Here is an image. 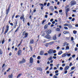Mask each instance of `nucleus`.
<instances>
[{
	"instance_id": "obj_50",
	"label": "nucleus",
	"mask_w": 78,
	"mask_h": 78,
	"mask_svg": "<svg viewBox=\"0 0 78 78\" xmlns=\"http://www.w3.org/2000/svg\"><path fill=\"white\" fill-rule=\"evenodd\" d=\"M29 47H30V48L31 51H32V47L31 46H30Z\"/></svg>"
},
{
	"instance_id": "obj_57",
	"label": "nucleus",
	"mask_w": 78,
	"mask_h": 78,
	"mask_svg": "<svg viewBox=\"0 0 78 78\" xmlns=\"http://www.w3.org/2000/svg\"><path fill=\"white\" fill-rule=\"evenodd\" d=\"M53 53H56V50H55L54 51H53Z\"/></svg>"
},
{
	"instance_id": "obj_10",
	"label": "nucleus",
	"mask_w": 78,
	"mask_h": 78,
	"mask_svg": "<svg viewBox=\"0 0 78 78\" xmlns=\"http://www.w3.org/2000/svg\"><path fill=\"white\" fill-rule=\"evenodd\" d=\"M53 50L50 49L49 50V51H48V53L49 54H51L52 53H53Z\"/></svg>"
},
{
	"instance_id": "obj_14",
	"label": "nucleus",
	"mask_w": 78,
	"mask_h": 78,
	"mask_svg": "<svg viewBox=\"0 0 78 78\" xmlns=\"http://www.w3.org/2000/svg\"><path fill=\"white\" fill-rule=\"evenodd\" d=\"M62 53H63V52H62V51H59L58 53V55H61V54H62Z\"/></svg>"
},
{
	"instance_id": "obj_19",
	"label": "nucleus",
	"mask_w": 78,
	"mask_h": 78,
	"mask_svg": "<svg viewBox=\"0 0 78 78\" xmlns=\"http://www.w3.org/2000/svg\"><path fill=\"white\" fill-rule=\"evenodd\" d=\"M37 70H40V71H42V69L41 68H37Z\"/></svg>"
},
{
	"instance_id": "obj_48",
	"label": "nucleus",
	"mask_w": 78,
	"mask_h": 78,
	"mask_svg": "<svg viewBox=\"0 0 78 78\" xmlns=\"http://www.w3.org/2000/svg\"><path fill=\"white\" fill-rule=\"evenodd\" d=\"M62 67H64L66 66V64H62Z\"/></svg>"
},
{
	"instance_id": "obj_36",
	"label": "nucleus",
	"mask_w": 78,
	"mask_h": 78,
	"mask_svg": "<svg viewBox=\"0 0 78 78\" xmlns=\"http://www.w3.org/2000/svg\"><path fill=\"white\" fill-rule=\"evenodd\" d=\"M45 21H46V20H43V21L42 22V24H44V22H45Z\"/></svg>"
},
{
	"instance_id": "obj_18",
	"label": "nucleus",
	"mask_w": 78,
	"mask_h": 78,
	"mask_svg": "<svg viewBox=\"0 0 78 78\" xmlns=\"http://www.w3.org/2000/svg\"><path fill=\"white\" fill-rule=\"evenodd\" d=\"M54 43H55V42L52 41L49 43V45H52V44H54Z\"/></svg>"
},
{
	"instance_id": "obj_47",
	"label": "nucleus",
	"mask_w": 78,
	"mask_h": 78,
	"mask_svg": "<svg viewBox=\"0 0 78 78\" xmlns=\"http://www.w3.org/2000/svg\"><path fill=\"white\" fill-rule=\"evenodd\" d=\"M69 5H66L65 7V9H66V8H69Z\"/></svg>"
},
{
	"instance_id": "obj_56",
	"label": "nucleus",
	"mask_w": 78,
	"mask_h": 78,
	"mask_svg": "<svg viewBox=\"0 0 78 78\" xmlns=\"http://www.w3.org/2000/svg\"><path fill=\"white\" fill-rule=\"evenodd\" d=\"M68 25H69V24H65L64 25V26H66L67 27H68Z\"/></svg>"
},
{
	"instance_id": "obj_3",
	"label": "nucleus",
	"mask_w": 78,
	"mask_h": 78,
	"mask_svg": "<svg viewBox=\"0 0 78 78\" xmlns=\"http://www.w3.org/2000/svg\"><path fill=\"white\" fill-rule=\"evenodd\" d=\"M29 63H30V64H33V58H30Z\"/></svg>"
},
{
	"instance_id": "obj_41",
	"label": "nucleus",
	"mask_w": 78,
	"mask_h": 78,
	"mask_svg": "<svg viewBox=\"0 0 78 78\" xmlns=\"http://www.w3.org/2000/svg\"><path fill=\"white\" fill-rule=\"evenodd\" d=\"M2 50L0 49V55H2Z\"/></svg>"
},
{
	"instance_id": "obj_60",
	"label": "nucleus",
	"mask_w": 78,
	"mask_h": 78,
	"mask_svg": "<svg viewBox=\"0 0 78 78\" xmlns=\"http://www.w3.org/2000/svg\"><path fill=\"white\" fill-rule=\"evenodd\" d=\"M71 40L72 41H73V37H71Z\"/></svg>"
},
{
	"instance_id": "obj_62",
	"label": "nucleus",
	"mask_w": 78,
	"mask_h": 78,
	"mask_svg": "<svg viewBox=\"0 0 78 78\" xmlns=\"http://www.w3.org/2000/svg\"><path fill=\"white\" fill-rule=\"evenodd\" d=\"M78 50V48H75V51H77V50Z\"/></svg>"
},
{
	"instance_id": "obj_40",
	"label": "nucleus",
	"mask_w": 78,
	"mask_h": 78,
	"mask_svg": "<svg viewBox=\"0 0 78 78\" xmlns=\"http://www.w3.org/2000/svg\"><path fill=\"white\" fill-rule=\"evenodd\" d=\"M68 49H69V46H66V50H67Z\"/></svg>"
},
{
	"instance_id": "obj_7",
	"label": "nucleus",
	"mask_w": 78,
	"mask_h": 78,
	"mask_svg": "<svg viewBox=\"0 0 78 78\" xmlns=\"http://www.w3.org/2000/svg\"><path fill=\"white\" fill-rule=\"evenodd\" d=\"M69 8L66 9V14L67 17V13H68V11H69Z\"/></svg>"
},
{
	"instance_id": "obj_16",
	"label": "nucleus",
	"mask_w": 78,
	"mask_h": 78,
	"mask_svg": "<svg viewBox=\"0 0 78 78\" xmlns=\"http://www.w3.org/2000/svg\"><path fill=\"white\" fill-rule=\"evenodd\" d=\"M53 39L55 41H56V35H55V36H54Z\"/></svg>"
},
{
	"instance_id": "obj_33",
	"label": "nucleus",
	"mask_w": 78,
	"mask_h": 78,
	"mask_svg": "<svg viewBox=\"0 0 78 78\" xmlns=\"http://www.w3.org/2000/svg\"><path fill=\"white\" fill-rule=\"evenodd\" d=\"M5 42V39H4L2 41V44H4V42Z\"/></svg>"
},
{
	"instance_id": "obj_6",
	"label": "nucleus",
	"mask_w": 78,
	"mask_h": 78,
	"mask_svg": "<svg viewBox=\"0 0 78 78\" xmlns=\"http://www.w3.org/2000/svg\"><path fill=\"white\" fill-rule=\"evenodd\" d=\"M18 55H21V54H22V51L20 50H19L17 53Z\"/></svg>"
},
{
	"instance_id": "obj_52",
	"label": "nucleus",
	"mask_w": 78,
	"mask_h": 78,
	"mask_svg": "<svg viewBox=\"0 0 78 78\" xmlns=\"http://www.w3.org/2000/svg\"><path fill=\"white\" fill-rule=\"evenodd\" d=\"M72 58H75V55H73L72 56Z\"/></svg>"
},
{
	"instance_id": "obj_27",
	"label": "nucleus",
	"mask_w": 78,
	"mask_h": 78,
	"mask_svg": "<svg viewBox=\"0 0 78 78\" xmlns=\"http://www.w3.org/2000/svg\"><path fill=\"white\" fill-rule=\"evenodd\" d=\"M8 29H6L5 30V32L4 34H6V33H8Z\"/></svg>"
},
{
	"instance_id": "obj_8",
	"label": "nucleus",
	"mask_w": 78,
	"mask_h": 78,
	"mask_svg": "<svg viewBox=\"0 0 78 78\" xmlns=\"http://www.w3.org/2000/svg\"><path fill=\"white\" fill-rule=\"evenodd\" d=\"M30 44H34V40L33 39H31L30 41Z\"/></svg>"
},
{
	"instance_id": "obj_55",
	"label": "nucleus",
	"mask_w": 78,
	"mask_h": 78,
	"mask_svg": "<svg viewBox=\"0 0 78 78\" xmlns=\"http://www.w3.org/2000/svg\"><path fill=\"white\" fill-rule=\"evenodd\" d=\"M62 12V9L60 10H59V12L61 13Z\"/></svg>"
},
{
	"instance_id": "obj_12",
	"label": "nucleus",
	"mask_w": 78,
	"mask_h": 78,
	"mask_svg": "<svg viewBox=\"0 0 78 78\" xmlns=\"http://www.w3.org/2000/svg\"><path fill=\"white\" fill-rule=\"evenodd\" d=\"M49 9L51 10V11H54V8L53 6H51L49 7Z\"/></svg>"
},
{
	"instance_id": "obj_46",
	"label": "nucleus",
	"mask_w": 78,
	"mask_h": 78,
	"mask_svg": "<svg viewBox=\"0 0 78 78\" xmlns=\"http://www.w3.org/2000/svg\"><path fill=\"white\" fill-rule=\"evenodd\" d=\"M75 20V18H73L72 20V22H74V21Z\"/></svg>"
},
{
	"instance_id": "obj_30",
	"label": "nucleus",
	"mask_w": 78,
	"mask_h": 78,
	"mask_svg": "<svg viewBox=\"0 0 78 78\" xmlns=\"http://www.w3.org/2000/svg\"><path fill=\"white\" fill-rule=\"evenodd\" d=\"M19 27H18L16 29V30H15V33H16V32H17V31L19 30Z\"/></svg>"
},
{
	"instance_id": "obj_32",
	"label": "nucleus",
	"mask_w": 78,
	"mask_h": 78,
	"mask_svg": "<svg viewBox=\"0 0 78 78\" xmlns=\"http://www.w3.org/2000/svg\"><path fill=\"white\" fill-rule=\"evenodd\" d=\"M9 25H7L6 27V28L7 30H9Z\"/></svg>"
},
{
	"instance_id": "obj_26",
	"label": "nucleus",
	"mask_w": 78,
	"mask_h": 78,
	"mask_svg": "<svg viewBox=\"0 0 78 78\" xmlns=\"http://www.w3.org/2000/svg\"><path fill=\"white\" fill-rule=\"evenodd\" d=\"M67 42H65L64 44H63V47H65V46H66V45L67 44Z\"/></svg>"
},
{
	"instance_id": "obj_21",
	"label": "nucleus",
	"mask_w": 78,
	"mask_h": 78,
	"mask_svg": "<svg viewBox=\"0 0 78 78\" xmlns=\"http://www.w3.org/2000/svg\"><path fill=\"white\" fill-rule=\"evenodd\" d=\"M27 33H26V32L25 31H24L23 32L22 35H23V36H24V35H25V34H27Z\"/></svg>"
},
{
	"instance_id": "obj_5",
	"label": "nucleus",
	"mask_w": 78,
	"mask_h": 78,
	"mask_svg": "<svg viewBox=\"0 0 78 78\" xmlns=\"http://www.w3.org/2000/svg\"><path fill=\"white\" fill-rule=\"evenodd\" d=\"M20 19H23V22H25V18H24V15L23 14L20 17Z\"/></svg>"
},
{
	"instance_id": "obj_51",
	"label": "nucleus",
	"mask_w": 78,
	"mask_h": 78,
	"mask_svg": "<svg viewBox=\"0 0 78 78\" xmlns=\"http://www.w3.org/2000/svg\"><path fill=\"white\" fill-rule=\"evenodd\" d=\"M58 70H57L55 71V73H58Z\"/></svg>"
},
{
	"instance_id": "obj_58",
	"label": "nucleus",
	"mask_w": 78,
	"mask_h": 78,
	"mask_svg": "<svg viewBox=\"0 0 78 78\" xmlns=\"http://www.w3.org/2000/svg\"><path fill=\"white\" fill-rule=\"evenodd\" d=\"M67 73V70H66V71H65L64 73H65V74H66Z\"/></svg>"
},
{
	"instance_id": "obj_38",
	"label": "nucleus",
	"mask_w": 78,
	"mask_h": 78,
	"mask_svg": "<svg viewBox=\"0 0 78 78\" xmlns=\"http://www.w3.org/2000/svg\"><path fill=\"white\" fill-rule=\"evenodd\" d=\"M59 69L60 70H63V68H62V67H60Z\"/></svg>"
},
{
	"instance_id": "obj_35",
	"label": "nucleus",
	"mask_w": 78,
	"mask_h": 78,
	"mask_svg": "<svg viewBox=\"0 0 78 78\" xmlns=\"http://www.w3.org/2000/svg\"><path fill=\"white\" fill-rule=\"evenodd\" d=\"M9 11H8V10H6V14H7V15H8V13L9 12Z\"/></svg>"
},
{
	"instance_id": "obj_23",
	"label": "nucleus",
	"mask_w": 78,
	"mask_h": 78,
	"mask_svg": "<svg viewBox=\"0 0 78 78\" xmlns=\"http://www.w3.org/2000/svg\"><path fill=\"white\" fill-rule=\"evenodd\" d=\"M68 27H69V28H71L72 27V26L71 24H69V25L68 24Z\"/></svg>"
},
{
	"instance_id": "obj_17",
	"label": "nucleus",
	"mask_w": 78,
	"mask_h": 78,
	"mask_svg": "<svg viewBox=\"0 0 78 78\" xmlns=\"http://www.w3.org/2000/svg\"><path fill=\"white\" fill-rule=\"evenodd\" d=\"M13 76V75L12 74H11L10 75H9L8 76H9V78H12V76Z\"/></svg>"
},
{
	"instance_id": "obj_1",
	"label": "nucleus",
	"mask_w": 78,
	"mask_h": 78,
	"mask_svg": "<svg viewBox=\"0 0 78 78\" xmlns=\"http://www.w3.org/2000/svg\"><path fill=\"white\" fill-rule=\"evenodd\" d=\"M71 6H73L76 4V2L74 0H73L70 2Z\"/></svg>"
},
{
	"instance_id": "obj_9",
	"label": "nucleus",
	"mask_w": 78,
	"mask_h": 78,
	"mask_svg": "<svg viewBox=\"0 0 78 78\" xmlns=\"http://www.w3.org/2000/svg\"><path fill=\"white\" fill-rule=\"evenodd\" d=\"M69 69V66H66L64 70H67Z\"/></svg>"
},
{
	"instance_id": "obj_25",
	"label": "nucleus",
	"mask_w": 78,
	"mask_h": 78,
	"mask_svg": "<svg viewBox=\"0 0 78 78\" xmlns=\"http://www.w3.org/2000/svg\"><path fill=\"white\" fill-rule=\"evenodd\" d=\"M45 47H48V45H49V43H46L45 44Z\"/></svg>"
},
{
	"instance_id": "obj_22",
	"label": "nucleus",
	"mask_w": 78,
	"mask_h": 78,
	"mask_svg": "<svg viewBox=\"0 0 78 78\" xmlns=\"http://www.w3.org/2000/svg\"><path fill=\"white\" fill-rule=\"evenodd\" d=\"M47 28H48V25H45L44 27V28L45 30L47 29Z\"/></svg>"
},
{
	"instance_id": "obj_4",
	"label": "nucleus",
	"mask_w": 78,
	"mask_h": 78,
	"mask_svg": "<svg viewBox=\"0 0 78 78\" xmlns=\"http://www.w3.org/2000/svg\"><path fill=\"white\" fill-rule=\"evenodd\" d=\"M45 37L48 39H51V36L48 34L45 36Z\"/></svg>"
},
{
	"instance_id": "obj_11",
	"label": "nucleus",
	"mask_w": 78,
	"mask_h": 78,
	"mask_svg": "<svg viewBox=\"0 0 78 78\" xmlns=\"http://www.w3.org/2000/svg\"><path fill=\"white\" fill-rule=\"evenodd\" d=\"M24 36V37H23V39H24L25 38H26V37H28V34L27 33V34H26Z\"/></svg>"
},
{
	"instance_id": "obj_37",
	"label": "nucleus",
	"mask_w": 78,
	"mask_h": 78,
	"mask_svg": "<svg viewBox=\"0 0 78 78\" xmlns=\"http://www.w3.org/2000/svg\"><path fill=\"white\" fill-rule=\"evenodd\" d=\"M17 22H16V23H15V28H16V26H17Z\"/></svg>"
},
{
	"instance_id": "obj_59",
	"label": "nucleus",
	"mask_w": 78,
	"mask_h": 78,
	"mask_svg": "<svg viewBox=\"0 0 78 78\" xmlns=\"http://www.w3.org/2000/svg\"><path fill=\"white\" fill-rule=\"evenodd\" d=\"M53 78H58V77H57V76H56L54 75V77H53Z\"/></svg>"
},
{
	"instance_id": "obj_13",
	"label": "nucleus",
	"mask_w": 78,
	"mask_h": 78,
	"mask_svg": "<svg viewBox=\"0 0 78 78\" xmlns=\"http://www.w3.org/2000/svg\"><path fill=\"white\" fill-rule=\"evenodd\" d=\"M51 33V30H49L47 31L46 33L47 34H50Z\"/></svg>"
},
{
	"instance_id": "obj_34",
	"label": "nucleus",
	"mask_w": 78,
	"mask_h": 78,
	"mask_svg": "<svg viewBox=\"0 0 78 78\" xmlns=\"http://www.w3.org/2000/svg\"><path fill=\"white\" fill-rule=\"evenodd\" d=\"M22 74H19L18 75V76H17V78H18V77H20L21 75H22Z\"/></svg>"
},
{
	"instance_id": "obj_28",
	"label": "nucleus",
	"mask_w": 78,
	"mask_h": 78,
	"mask_svg": "<svg viewBox=\"0 0 78 78\" xmlns=\"http://www.w3.org/2000/svg\"><path fill=\"white\" fill-rule=\"evenodd\" d=\"M56 30L57 31H60V29L59 28H56Z\"/></svg>"
},
{
	"instance_id": "obj_24",
	"label": "nucleus",
	"mask_w": 78,
	"mask_h": 78,
	"mask_svg": "<svg viewBox=\"0 0 78 78\" xmlns=\"http://www.w3.org/2000/svg\"><path fill=\"white\" fill-rule=\"evenodd\" d=\"M52 59H53V58H52V57H50L49 58H48L49 61H51V60H52Z\"/></svg>"
},
{
	"instance_id": "obj_53",
	"label": "nucleus",
	"mask_w": 78,
	"mask_h": 78,
	"mask_svg": "<svg viewBox=\"0 0 78 78\" xmlns=\"http://www.w3.org/2000/svg\"><path fill=\"white\" fill-rule=\"evenodd\" d=\"M50 6V3H48L47 4V6Z\"/></svg>"
},
{
	"instance_id": "obj_63",
	"label": "nucleus",
	"mask_w": 78,
	"mask_h": 78,
	"mask_svg": "<svg viewBox=\"0 0 78 78\" xmlns=\"http://www.w3.org/2000/svg\"><path fill=\"white\" fill-rule=\"evenodd\" d=\"M72 17H69V20H72Z\"/></svg>"
},
{
	"instance_id": "obj_43",
	"label": "nucleus",
	"mask_w": 78,
	"mask_h": 78,
	"mask_svg": "<svg viewBox=\"0 0 78 78\" xmlns=\"http://www.w3.org/2000/svg\"><path fill=\"white\" fill-rule=\"evenodd\" d=\"M44 6H42L41 7V10H43V9L44 8Z\"/></svg>"
},
{
	"instance_id": "obj_31",
	"label": "nucleus",
	"mask_w": 78,
	"mask_h": 78,
	"mask_svg": "<svg viewBox=\"0 0 78 78\" xmlns=\"http://www.w3.org/2000/svg\"><path fill=\"white\" fill-rule=\"evenodd\" d=\"M70 55H71V54L69 53V54H67L66 53V55L67 56H70Z\"/></svg>"
},
{
	"instance_id": "obj_15",
	"label": "nucleus",
	"mask_w": 78,
	"mask_h": 78,
	"mask_svg": "<svg viewBox=\"0 0 78 78\" xmlns=\"http://www.w3.org/2000/svg\"><path fill=\"white\" fill-rule=\"evenodd\" d=\"M67 56L66 53H65L62 55V58H64V57H65V56Z\"/></svg>"
},
{
	"instance_id": "obj_44",
	"label": "nucleus",
	"mask_w": 78,
	"mask_h": 78,
	"mask_svg": "<svg viewBox=\"0 0 78 78\" xmlns=\"http://www.w3.org/2000/svg\"><path fill=\"white\" fill-rule=\"evenodd\" d=\"M20 17V16H19L18 15H17L16 16V18H17V17Z\"/></svg>"
},
{
	"instance_id": "obj_29",
	"label": "nucleus",
	"mask_w": 78,
	"mask_h": 78,
	"mask_svg": "<svg viewBox=\"0 0 78 78\" xmlns=\"http://www.w3.org/2000/svg\"><path fill=\"white\" fill-rule=\"evenodd\" d=\"M76 33H77V31L76 30L73 31V33L74 34H76Z\"/></svg>"
},
{
	"instance_id": "obj_39",
	"label": "nucleus",
	"mask_w": 78,
	"mask_h": 78,
	"mask_svg": "<svg viewBox=\"0 0 78 78\" xmlns=\"http://www.w3.org/2000/svg\"><path fill=\"white\" fill-rule=\"evenodd\" d=\"M71 69V70H74V69H75V67H74V66H73L72 67Z\"/></svg>"
},
{
	"instance_id": "obj_2",
	"label": "nucleus",
	"mask_w": 78,
	"mask_h": 78,
	"mask_svg": "<svg viewBox=\"0 0 78 78\" xmlns=\"http://www.w3.org/2000/svg\"><path fill=\"white\" fill-rule=\"evenodd\" d=\"M25 59L24 58H23V59L21 61H19V63L20 64H23L25 62Z\"/></svg>"
},
{
	"instance_id": "obj_64",
	"label": "nucleus",
	"mask_w": 78,
	"mask_h": 78,
	"mask_svg": "<svg viewBox=\"0 0 78 78\" xmlns=\"http://www.w3.org/2000/svg\"><path fill=\"white\" fill-rule=\"evenodd\" d=\"M75 27H78V24H76L75 25Z\"/></svg>"
},
{
	"instance_id": "obj_45",
	"label": "nucleus",
	"mask_w": 78,
	"mask_h": 78,
	"mask_svg": "<svg viewBox=\"0 0 78 78\" xmlns=\"http://www.w3.org/2000/svg\"><path fill=\"white\" fill-rule=\"evenodd\" d=\"M39 5L40 6H44V4H43L41 3L39 4Z\"/></svg>"
},
{
	"instance_id": "obj_42",
	"label": "nucleus",
	"mask_w": 78,
	"mask_h": 78,
	"mask_svg": "<svg viewBox=\"0 0 78 78\" xmlns=\"http://www.w3.org/2000/svg\"><path fill=\"white\" fill-rule=\"evenodd\" d=\"M37 59H41V57L40 56H38L37 57Z\"/></svg>"
},
{
	"instance_id": "obj_54",
	"label": "nucleus",
	"mask_w": 78,
	"mask_h": 78,
	"mask_svg": "<svg viewBox=\"0 0 78 78\" xmlns=\"http://www.w3.org/2000/svg\"><path fill=\"white\" fill-rule=\"evenodd\" d=\"M72 57H70V58H69L68 59V60L69 61H70V60H71L72 59Z\"/></svg>"
},
{
	"instance_id": "obj_61",
	"label": "nucleus",
	"mask_w": 78,
	"mask_h": 78,
	"mask_svg": "<svg viewBox=\"0 0 78 78\" xmlns=\"http://www.w3.org/2000/svg\"><path fill=\"white\" fill-rule=\"evenodd\" d=\"M74 73V71H72L71 72L69 73V74H73Z\"/></svg>"
},
{
	"instance_id": "obj_20",
	"label": "nucleus",
	"mask_w": 78,
	"mask_h": 78,
	"mask_svg": "<svg viewBox=\"0 0 78 78\" xmlns=\"http://www.w3.org/2000/svg\"><path fill=\"white\" fill-rule=\"evenodd\" d=\"M44 55V51H41L40 52V55Z\"/></svg>"
},
{
	"instance_id": "obj_49",
	"label": "nucleus",
	"mask_w": 78,
	"mask_h": 78,
	"mask_svg": "<svg viewBox=\"0 0 78 78\" xmlns=\"http://www.w3.org/2000/svg\"><path fill=\"white\" fill-rule=\"evenodd\" d=\"M32 17V16L30 15L29 16V19H30L31 20L32 19L31 18V17Z\"/></svg>"
}]
</instances>
